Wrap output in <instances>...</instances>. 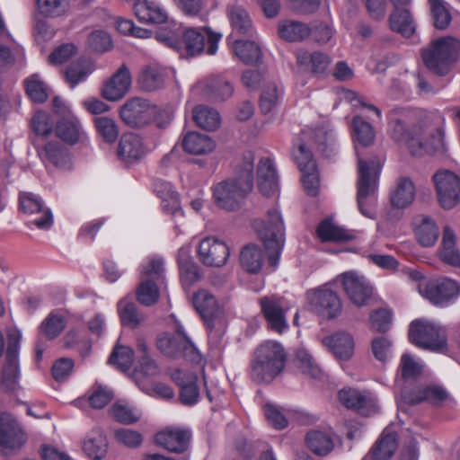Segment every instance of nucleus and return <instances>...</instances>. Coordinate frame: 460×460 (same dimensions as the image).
Here are the masks:
<instances>
[{"instance_id": "09e8293b", "label": "nucleus", "mask_w": 460, "mask_h": 460, "mask_svg": "<svg viewBox=\"0 0 460 460\" xmlns=\"http://www.w3.org/2000/svg\"><path fill=\"white\" fill-rule=\"evenodd\" d=\"M283 89L275 83H268L262 89L260 98V109L262 113L272 111L280 102Z\"/></svg>"}, {"instance_id": "603ef678", "label": "nucleus", "mask_w": 460, "mask_h": 460, "mask_svg": "<svg viewBox=\"0 0 460 460\" xmlns=\"http://www.w3.org/2000/svg\"><path fill=\"white\" fill-rule=\"evenodd\" d=\"M193 119L198 126L206 130H216L221 123L217 111L206 106L196 107L193 111Z\"/></svg>"}, {"instance_id": "f8f14e48", "label": "nucleus", "mask_w": 460, "mask_h": 460, "mask_svg": "<svg viewBox=\"0 0 460 460\" xmlns=\"http://www.w3.org/2000/svg\"><path fill=\"white\" fill-rule=\"evenodd\" d=\"M306 297L312 309L323 317L335 318L341 312L339 296L327 285L307 291Z\"/></svg>"}, {"instance_id": "2eb2a0df", "label": "nucleus", "mask_w": 460, "mask_h": 460, "mask_svg": "<svg viewBox=\"0 0 460 460\" xmlns=\"http://www.w3.org/2000/svg\"><path fill=\"white\" fill-rule=\"evenodd\" d=\"M25 442L24 433L15 418L7 412L0 414V448L4 455L18 450Z\"/></svg>"}, {"instance_id": "f3484780", "label": "nucleus", "mask_w": 460, "mask_h": 460, "mask_svg": "<svg viewBox=\"0 0 460 460\" xmlns=\"http://www.w3.org/2000/svg\"><path fill=\"white\" fill-rule=\"evenodd\" d=\"M423 295L433 305L446 306L460 295V283L451 279L429 281Z\"/></svg>"}, {"instance_id": "c03bdc74", "label": "nucleus", "mask_w": 460, "mask_h": 460, "mask_svg": "<svg viewBox=\"0 0 460 460\" xmlns=\"http://www.w3.org/2000/svg\"><path fill=\"white\" fill-rule=\"evenodd\" d=\"M262 250L254 244H248L240 252V263L243 270L257 274L263 265Z\"/></svg>"}, {"instance_id": "393cba45", "label": "nucleus", "mask_w": 460, "mask_h": 460, "mask_svg": "<svg viewBox=\"0 0 460 460\" xmlns=\"http://www.w3.org/2000/svg\"><path fill=\"white\" fill-rule=\"evenodd\" d=\"M190 439V432L179 428H166L155 437L158 446L174 453L184 452L189 447Z\"/></svg>"}, {"instance_id": "dca6fc26", "label": "nucleus", "mask_w": 460, "mask_h": 460, "mask_svg": "<svg viewBox=\"0 0 460 460\" xmlns=\"http://www.w3.org/2000/svg\"><path fill=\"white\" fill-rule=\"evenodd\" d=\"M341 278L343 288L352 304L358 307L367 305L373 288L366 278L355 271L345 272Z\"/></svg>"}, {"instance_id": "9d476101", "label": "nucleus", "mask_w": 460, "mask_h": 460, "mask_svg": "<svg viewBox=\"0 0 460 460\" xmlns=\"http://www.w3.org/2000/svg\"><path fill=\"white\" fill-rule=\"evenodd\" d=\"M156 346L160 352L167 358H184L193 362H199L201 358L194 344L181 329L177 330V335L168 333L159 335Z\"/></svg>"}, {"instance_id": "e2e57ef3", "label": "nucleus", "mask_w": 460, "mask_h": 460, "mask_svg": "<svg viewBox=\"0 0 460 460\" xmlns=\"http://www.w3.org/2000/svg\"><path fill=\"white\" fill-rule=\"evenodd\" d=\"M134 358V351L129 347L116 346L111 355L110 356L109 362L117 366L119 369L123 372L128 370L132 365Z\"/></svg>"}, {"instance_id": "4d7b16f0", "label": "nucleus", "mask_w": 460, "mask_h": 460, "mask_svg": "<svg viewBox=\"0 0 460 460\" xmlns=\"http://www.w3.org/2000/svg\"><path fill=\"white\" fill-rule=\"evenodd\" d=\"M234 50L244 64H254L261 56V49L254 41L235 40Z\"/></svg>"}, {"instance_id": "13d9d810", "label": "nucleus", "mask_w": 460, "mask_h": 460, "mask_svg": "<svg viewBox=\"0 0 460 460\" xmlns=\"http://www.w3.org/2000/svg\"><path fill=\"white\" fill-rule=\"evenodd\" d=\"M353 138L362 146H367L374 142L375 130L372 125L361 117L356 116L352 121Z\"/></svg>"}, {"instance_id": "8fccbe9b", "label": "nucleus", "mask_w": 460, "mask_h": 460, "mask_svg": "<svg viewBox=\"0 0 460 460\" xmlns=\"http://www.w3.org/2000/svg\"><path fill=\"white\" fill-rule=\"evenodd\" d=\"M296 361L301 371L314 379H320L323 376V371L312 354L304 347H300L296 351Z\"/></svg>"}, {"instance_id": "58836bf2", "label": "nucleus", "mask_w": 460, "mask_h": 460, "mask_svg": "<svg viewBox=\"0 0 460 460\" xmlns=\"http://www.w3.org/2000/svg\"><path fill=\"white\" fill-rule=\"evenodd\" d=\"M414 198L415 186L412 181L408 177H402L391 192L390 201L394 208H405L412 203Z\"/></svg>"}, {"instance_id": "bf43d9fd", "label": "nucleus", "mask_w": 460, "mask_h": 460, "mask_svg": "<svg viewBox=\"0 0 460 460\" xmlns=\"http://www.w3.org/2000/svg\"><path fill=\"white\" fill-rule=\"evenodd\" d=\"M156 192L162 199L163 209L166 213L172 214L174 218L183 217V211L180 205L178 194L172 191L168 184L165 185L164 191L156 189Z\"/></svg>"}, {"instance_id": "39448f33", "label": "nucleus", "mask_w": 460, "mask_h": 460, "mask_svg": "<svg viewBox=\"0 0 460 460\" xmlns=\"http://www.w3.org/2000/svg\"><path fill=\"white\" fill-rule=\"evenodd\" d=\"M358 179L357 183V202L360 213L366 217H376V190L377 186L380 164L366 162L358 158Z\"/></svg>"}, {"instance_id": "37998d69", "label": "nucleus", "mask_w": 460, "mask_h": 460, "mask_svg": "<svg viewBox=\"0 0 460 460\" xmlns=\"http://www.w3.org/2000/svg\"><path fill=\"white\" fill-rule=\"evenodd\" d=\"M441 260L452 266H460V252L456 246V234L449 226H445L442 235Z\"/></svg>"}, {"instance_id": "864d4df0", "label": "nucleus", "mask_w": 460, "mask_h": 460, "mask_svg": "<svg viewBox=\"0 0 460 460\" xmlns=\"http://www.w3.org/2000/svg\"><path fill=\"white\" fill-rule=\"evenodd\" d=\"M93 70V67L90 60L80 59L66 68L65 73L66 80L74 88L79 83L84 81Z\"/></svg>"}, {"instance_id": "a19ab883", "label": "nucleus", "mask_w": 460, "mask_h": 460, "mask_svg": "<svg viewBox=\"0 0 460 460\" xmlns=\"http://www.w3.org/2000/svg\"><path fill=\"white\" fill-rule=\"evenodd\" d=\"M182 147L189 154L204 155L215 148V143L207 135L190 132L182 139Z\"/></svg>"}, {"instance_id": "f257e3e1", "label": "nucleus", "mask_w": 460, "mask_h": 460, "mask_svg": "<svg viewBox=\"0 0 460 460\" xmlns=\"http://www.w3.org/2000/svg\"><path fill=\"white\" fill-rule=\"evenodd\" d=\"M417 113L410 107H394L387 113L388 134L395 142L405 144L411 153L420 156L432 150L424 138V129L415 124Z\"/></svg>"}, {"instance_id": "bb28decb", "label": "nucleus", "mask_w": 460, "mask_h": 460, "mask_svg": "<svg viewBox=\"0 0 460 460\" xmlns=\"http://www.w3.org/2000/svg\"><path fill=\"white\" fill-rule=\"evenodd\" d=\"M37 145L39 155L54 164L56 167L67 170L71 168V160L68 150L58 141H51L43 146Z\"/></svg>"}, {"instance_id": "aec40b11", "label": "nucleus", "mask_w": 460, "mask_h": 460, "mask_svg": "<svg viewBox=\"0 0 460 460\" xmlns=\"http://www.w3.org/2000/svg\"><path fill=\"white\" fill-rule=\"evenodd\" d=\"M447 392L437 385H405L402 390V398L408 404H419L429 402L438 404L447 398Z\"/></svg>"}, {"instance_id": "3c124183", "label": "nucleus", "mask_w": 460, "mask_h": 460, "mask_svg": "<svg viewBox=\"0 0 460 460\" xmlns=\"http://www.w3.org/2000/svg\"><path fill=\"white\" fill-rule=\"evenodd\" d=\"M118 311L122 324L130 328H137L145 321V315L137 311L136 304L126 298L118 303Z\"/></svg>"}, {"instance_id": "ddd939ff", "label": "nucleus", "mask_w": 460, "mask_h": 460, "mask_svg": "<svg viewBox=\"0 0 460 460\" xmlns=\"http://www.w3.org/2000/svg\"><path fill=\"white\" fill-rule=\"evenodd\" d=\"M437 197L445 209H451L460 202V177L445 170L433 175Z\"/></svg>"}, {"instance_id": "b1692460", "label": "nucleus", "mask_w": 460, "mask_h": 460, "mask_svg": "<svg viewBox=\"0 0 460 460\" xmlns=\"http://www.w3.org/2000/svg\"><path fill=\"white\" fill-rule=\"evenodd\" d=\"M172 378L181 388V402L187 406L196 404L199 398L197 375L193 372L176 369L172 373Z\"/></svg>"}, {"instance_id": "49530a36", "label": "nucleus", "mask_w": 460, "mask_h": 460, "mask_svg": "<svg viewBox=\"0 0 460 460\" xmlns=\"http://www.w3.org/2000/svg\"><path fill=\"white\" fill-rule=\"evenodd\" d=\"M280 38L288 41H299L311 34V28L297 21H284L279 25Z\"/></svg>"}, {"instance_id": "9b49d317", "label": "nucleus", "mask_w": 460, "mask_h": 460, "mask_svg": "<svg viewBox=\"0 0 460 460\" xmlns=\"http://www.w3.org/2000/svg\"><path fill=\"white\" fill-rule=\"evenodd\" d=\"M222 34L212 31L208 27L199 29L188 28L183 32V44L186 53L190 56H197L205 49V40L207 39L208 55H215L217 51V45Z\"/></svg>"}, {"instance_id": "473e14b6", "label": "nucleus", "mask_w": 460, "mask_h": 460, "mask_svg": "<svg viewBox=\"0 0 460 460\" xmlns=\"http://www.w3.org/2000/svg\"><path fill=\"white\" fill-rule=\"evenodd\" d=\"M296 58L301 70L315 75L323 74L331 63L329 57L319 51L298 50Z\"/></svg>"}, {"instance_id": "de8ad7c7", "label": "nucleus", "mask_w": 460, "mask_h": 460, "mask_svg": "<svg viewBox=\"0 0 460 460\" xmlns=\"http://www.w3.org/2000/svg\"><path fill=\"white\" fill-rule=\"evenodd\" d=\"M317 235L323 242H344L353 238L346 229L330 220H324L317 227Z\"/></svg>"}, {"instance_id": "5701e85b", "label": "nucleus", "mask_w": 460, "mask_h": 460, "mask_svg": "<svg viewBox=\"0 0 460 460\" xmlns=\"http://www.w3.org/2000/svg\"><path fill=\"white\" fill-rule=\"evenodd\" d=\"M131 75L128 66L121 65L116 73L104 84L102 96L111 102L122 99L131 85Z\"/></svg>"}, {"instance_id": "ea45409f", "label": "nucleus", "mask_w": 460, "mask_h": 460, "mask_svg": "<svg viewBox=\"0 0 460 460\" xmlns=\"http://www.w3.org/2000/svg\"><path fill=\"white\" fill-rule=\"evenodd\" d=\"M228 18L234 31L239 34L252 36L253 26L248 12L240 4H233L228 8Z\"/></svg>"}, {"instance_id": "052dcab7", "label": "nucleus", "mask_w": 460, "mask_h": 460, "mask_svg": "<svg viewBox=\"0 0 460 460\" xmlns=\"http://www.w3.org/2000/svg\"><path fill=\"white\" fill-rule=\"evenodd\" d=\"M159 373V367L156 362L149 357H141L133 374L136 384L142 388L144 379L155 376Z\"/></svg>"}, {"instance_id": "a211bd4d", "label": "nucleus", "mask_w": 460, "mask_h": 460, "mask_svg": "<svg viewBox=\"0 0 460 460\" xmlns=\"http://www.w3.org/2000/svg\"><path fill=\"white\" fill-rule=\"evenodd\" d=\"M260 305L271 330L281 333L288 329L283 298L277 296H263L260 299Z\"/></svg>"}, {"instance_id": "4be33fe9", "label": "nucleus", "mask_w": 460, "mask_h": 460, "mask_svg": "<svg viewBox=\"0 0 460 460\" xmlns=\"http://www.w3.org/2000/svg\"><path fill=\"white\" fill-rule=\"evenodd\" d=\"M338 397L345 407L353 409L362 415H370L376 410V399L368 392L344 388L339 392Z\"/></svg>"}, {"instance_id": "7ed1b4c3", "label": "nucleus", "mask_w": 460, "mask_h": 460, "mask_svg": "<svg viewBox=\"0 0 460 460\" xmlns=\"http://www.w3.org/2000/svg\"><path fill=\"white\" fill-rule=\"evenodd\" d=\"M287 354L283 346L267 341L255 349L252 360V377L257 383H270L284 369Z\"/></svg>"}, {"instance_id": "6e6552de", "label": "nucleus", "mask_w": 460, "mask_h": 460, "mask_svg": "<svg viewBox=\"0 0 460 460\" xmlns=\"http://www.w3.org/2000/svg\"><path fill=\"white\" fill-rule=\"evenodd\" d=\"M409 340L417 347L434 351H442L447 347L445 329L424 320L411 322Z\"/></svg>"}, {"instance_id": "680f3d73", "label": "nucleus", "mask_w": 460, "mask_h": 460, "mask_svg": "<svg viewBox=\"0 0 460 460\" xmlns=\"http://www.w3.org/2000/svg\"><path fill=\"white\" fill-rule=\"evenodd\" d=\"M94 124L99 136L106 142H114L118 136L119 130L115 120L109 117H96Z\"/></svg>"}, {"instance_id": "c756f323", "label": "nucleus", "mask_w": 460, "mask_h": 460, "mask_svg": "<svg viewBox=\"0 0 460 460\" xmlns=\"http://www.w3.org/2000/svg\"><path fill=\"white\" fill-rule=\"evenodd\" d=\"M167 76L166 69L158 65L151 64L142 68L138 76L139 87L146 92H155L164 86Z\"/></svg>"}, {"instance_id": "5fc2aeb1", "label": "nucleus", "mask_w": 460, "mask_h": 460, "mask_svg": "<svg viewBox=\"0 0 460 460\" xmlns=\"http://www.w3.org/2000/svg\"><path fill=\"white\" fill-rule=\"evenodd\" d=\"M110 411L116 420L124 424L135 423L141 418V411L126 402L114 403Z\"/></svg>"}, {"instance_id": "72a5a7b5", "label": "nucleus", "mask_w": 460, "mask_h": 460, "mask_svg": "<svg viewBox=\"0 0 460 460\" xmlns=\"http://www.w3.org/2000/svg\"><path fill=\"white\" fill-rule=\"evenodd\" d=\"M193 305L197 312L212 327L219 314V307L214 296L205 289L198 291L193 296Z\"/></svg>"}, {"instance_id": "c85d7f7f", "label": "nucleus", "mask_w": 460, "mask_h": 460, "mask_svg": "<svg viewBox=\"0 0 460 460\" xmlns=\"http://www.w3.org/2000/svg\"><path fill=\"white\" fill-rule=\"evenodd\" d=\"M323 344L339 359L348 360L355 348L354 339L348 332H337L323 340Z\"/></svg>"}, {"instance_id": "2f4dec72", "label": "nucleus", "mask_w": 460, "mask_h": 460, "mask_svg": "<svg viewBox=\"0 0 460 460\" xmlns=\"http://www.w3.org/2000/svg\"><path fill=\"white\" fill-rule=\"evenodd\" d=\"M134 13L139 22L161 24L167 21L168 15L157 3L149 0H137L134 4Z\"/></svg>"}, {"instance_id": "79ce46f5", "label": "nucleus", "mask_w": 460, "mask_h": 460, "mask_svg": "<svg viewBox=\"0 0 460 460\" xmlns=\"http://www.w3.org/2000/svg\"><path fill=\"white\" fill-rule=\"evenodd\" d=\"M178 264L184 286H190L199 279V267L192 261L189 248L182 247L179 250Z\"/></svg>"}, {"instance_id": "774afa93", "label": "nucleus", "mask_w": 460, "mask_h": 460, "mask_svg": "<svg viewBox=\"0 0 460 460\" xmlns=\"http://www.w3.org/2000/svg\"><path fill=\"white\" fill-rule=\"evenodd\" d=\"M41 331L49 339L56 338L65 328V319L59 314H50L40 325Z\"/></svg>"}, {"instance_id": "4468645a", "label": "nucleus", "mask_w": 460, "mask_h": 460, "mask_svg": "<svg viewBox=\"0 0 460 460\" xmlns=\"http://www.w3.org/2000/svg\"><path fill=\"white\" fill-rule=\"evenodd\" d=\"M155 106L142 98H133L120 108V117L128 126L141 128L149 124L155 114Z\"/></svg>"}, {"instance_id": "6ab92c4d", "label": "nucleus", "mask_w": 460, "mask_h": 460, "mask_svg": "<svg viewBox=\"0 0 460 460\" xmlns=\"http://www.w3.org/2000/svg\"><path fill=\"white\" fill-rule=\"evenodd\" d=\"M198 252L203 264L221 267L227 261L230 249L225 242L214 237H207L200 242Z\"/></svg>"}, {"instance_id": "a878e982", "label": "nucleus", "mask_w": 460, "mask_h": 460, "mask_svg": "<svg viewBox=\"0 0 460 460\" xmlns=\"http://www.w3.org/2000/svg\"><path fill=\"white\" fill-rule=\"evenodd\" d=\"M258 187L265 196L274 195L279 190V178L271 159L261 158L257 169Z\"/></svg>"}, {"instance_id": "69168bd1", "label": "nucleus", "mask_w": 460, "mask_h": 460, "mask_svg": "<svg viewBox=\"0 0 460 460\" xmlns=\"http://www.w3.org/2000/svg\"><path fill=\"white\" fill-rule=\"evenodd\" d=\"M26 93L35 102H44L48 98L45 85L39 79L37 75H33L24 81Z\"/></svg>"}, {"instance_id": "f03ea898", "label": "nucleus", "mask_w": 460, "mask_h": 460, "mask_svg": "<svg viewBox=\"0 0 460 460\" xmlns=\"http://www.w3.org/2000/svg\"><path fill=\"white\" fill-rule=\"evenodd\" d=\"M253 162L252 154L243 156L233 178L223 181L213 188L217 205L226 210H235L253 187Z\"/></svg>"}, {"instance_id": "423d86ee", "label": "nucleus", "mask_w": 460, "mask_h": 460, "mask_svg": "<svg viewBox=\"0 0 460 460\" xmlns=\"http://www.w3.org/2000/svg\"><path fill=\"white\" fill-rule=\"evenodd\" d=\"M253 226L258 232L268 252L270 265L276 269L284 245L285 227L282 217L276 208L267 213L265 221H255Z\"/></svg>"}, {"instance_id": "a18cd8bd", "label": "nucleus", "mask_w": 460, "mask_h": 460, "mask_svg": "<svg viewBox=\"0 0 460 460\" xmlns=\"http://www.w3.org/2000/svg\"><path fill=\"white\" fill-rule=\"evenodd\" d=\"M204 92L211 99L225 101L233 94L234 88L224 77L214 76L207 79Z\"/></svg>"}, {"instance_id": "6e6d98bb", "label": "nucleus", "mask_w": 460, "mask_h": 460, "mask_svg": "<svg viewBox=\"0 0 460 460\" xmlns=\"http://www.w3.org/2000/svg\"><path fill=\"white\" fill-rule=\"evenodd\" d=\"M433 25L438 30H445L451 22L452 17L448 4L444 0H429Z\"/></svg>"}, {"instance_id": "338daca9", "label": "nucleus", "mask_w": 460, "mask_h": 460, "mask_svg": "<svg viewBox=\"0 0 460 460\" xmlns=\"http://www.w3.org/2000/svg\"><path fill=\"white\" fill-rule=\"evenodd\" d=\"M392 312L385 308L373 311L370 314L371 328L379 332H387L392 325Z\"/></svg>"}, {"instance_id": "412c9836", "label": "nucleus", "mask_w": 460, "mask_h": 460, "mask_svg": "<svg viewBox=\"0 0 460 460\" xmlns=\"http://www.w3.org/2000/svg\"><path fill=\"white\" fill-rule=\"evenodd\" d=\"M149 152L143 138L135 133H125L121 136L117 155L125 164H133L139 162Z\"/></svg>"}, {"instance_id": "7c9ffc66", "label": "nucleus", "mask_w": 460, "mask_h": 460, "mask_svg": "<svg viewBox=\"0 0 460 460\" xmlns=\"http://www.w3.org/2000/svg\"><path fill=\"white\" fill-rule=\"evenodd\" d=\"M412 225L415 235L422 246L429 247L437 242L439 231L435 221L429 216L418 215L413 218Z\"/></svg>"}, {"instance_id": "c9c22d12", "label": "nucleus", "mask_w": 460, "mask_h": 460, "mask_svg": "<svg viewBox=\"0 0 460 460\" xmlns=\"http://www.w3.org/2000/svg\"><path fill=\"white\" fill-rule=\"evenodd\" d=\"M305 444L315 455L326 456L334 447L332 434L329 431L313 429L306 433Z\"/></svg>"}, {"instance_id": "1a4fd4ad", "label": "nucleus", "mask_w": 460, "mask_h": 460, "mask_svg": "<svg viewBox=\"0 0 460 460\" xmlns=\"http://www.w3.org/2000/svg\"><path fill=\"white\" fill-rule=\"evenodd\" d=\"M21 333L12 331L8 333V345L4 362L0 370V386L5 392H13L18 387L20 377L19 345Z\"/></svg>"}, {"instance_id": "e433bc0d", "label": "nucleus", "mask_w": 460, "mask_h": 460, "mask_svg": "<svg viewBox=\"0 0 460 460\" xmlns=\"http://www.w3.org/2000/svg\"><path fill=\"white\" fill-rule=\"evenodd\" d=\"M397 447L396 433L385 429L367 456L373 460H388L393 456Z\"/></svg>"}, {"instance_id": "0e129e2a", "label": "nucleus", "mask_w": 460, "mask_h": 460, "mask_svg": "<svg viewBox=\"0 0 460 460\" xmlns=\"http://www.w3.org/2000/svg\"><path fill=\"white\" fill-rule=\"evenodd\" d=\"M41 14L49 17L63 15L68 8V0H37Z\"/></svg>"}, {"instance_id": "cd10ccee", "label": "nucleus", "mask_w": 460, "mask_h": 460, "mask_svg": "<svg viewBox=\"0 0 460 460\" xmlns=\"http://www.w3.org/2000/svg\"><path fill=\"white\" fill-rule=\"evenodd\" d=\"M388 25L392 31L405 38L413 36L417 29V23L408 7L393 9L388 17Z\"/></svg>"}, {"instance_id": "0eeeda50", "label": "nucleus", "mask_w": 460, "mask_h": 460, "mask_svg": "<svg viewBox=\"0 0 460 460\" xmlns=\"http://www.w3.org/2000/svg\"><path fill=\"white\" fill-rule=\"evenodd\" d=\"M140 283L136 291L137 301L146 306L155 305L159 299L157 285L164 282V261L161 258H150L140 266Z\"/></svg>"}, {"instance_id": "f704fd0d", "label": "nucleus", "mask_w": 460, "mask_h": 460, "mask_svg": "<svg viewBox=\"0 0 460 460\" xmlns=\"http://www.w3.org/2000/svg\"><path fill=\"white\" fill-rule=\"evenodd\" d=\"M106 436L99 429H92L83 441V450L93 460L102 459L108 452Z\"/></svg>"}, {"instance_id": "20e7f679", "label": "nucleus", "mask_w": 460, "mask_h": 460, "mask_svg": "<svg viewBox=\"0 0 460 460\" xmlns=\"http://www.w3.org/2000/svg\"><path fill=\"white\" fill-rule=\"evenodd\" d=\"M460 40L447 36L437 39L424 48L421 57L425 66L437 75H445L457 60Z\"/></svg>"}, {"instance_id": "4c0bfd02", "label": "nucleus", "mask_w": 460, "mask_h": 460, "mask_svg": "<svg viewBox=\"0 0 460 460\" xmlns=\"http://www.w3.org/2000/svg\"><path fill=\"white\" fill-rule=\"evenodd\" d=\"M57 135L70 145L83 141L85 137L80 121L73 115L63 118L56 127Z\"/></svg>"}]
</instances>
